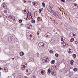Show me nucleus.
<instances>
[{
	"mask_svg": "<svg viewBox=\"0 0 78 78\" xmlns=\"http://www.w3.org/2000/svg\"><path fill=\"white\" fill-rule=\"evenodd\" d=\"M54 22H55V20H54Z\"/></svg>",
	"mask_w": 78,
	"mask_h": 78,
	"instance_id": "55",
	"label": "nucleus"
},
{
	"mask_svg": "<svg viewBox=\"0 0 78 78\" xmlns=\"http://www.w3.org/2000/svg\"><path fill=\"white\" fill-rule=\"evenodd\" d=\"M72 6L74 9H77V8H78V6H74L73 5H72Z\"/></svg>",
	"mask_w": 78,
	"mask_h": 78,
	"instance_id": "19",
	"label": "nucleus"
},
{
	"mask_svg": "<svg viewBox=\"0 0 78 78\" xmlns=\"http://www.w3.org/2000/svg\"><path fill=\"white\" fill-rule=\"evenodd\" d=\"M29 16H31V17H32V16H31V14H30Z\"/></svg>",
	"mask_w": 78,
	"mask_h": 78,
	"instance_id": "42",
	"label": "nucleus"
},
{
	"mask_svg": "<svg viewBox=\"0 0 78 78\" xmlns=\"http://www.w3.org/2000/svg\"><path fill=\"white\" fill-rule=\"evenodd\" d=\"M53 15L58 19H61V16L56 11H54L53 12Z\"/></svg>",
	"mask_w": 78,
	"mask_h": 78,
	"instance_id": "1",
	"label": "nucleus"
},
{
	"mask_svg": "<svg viewBox=\"0 0 78 78\" xmlns=\"http://www.w3.org/2000/svg\"><path fill=\"white\" fill-rule=\"evenodd\" d=\"M41 73L42 74V75H44L45 74V71L42 69L40 70Z\"/></svg>",
	"mask_w": 78,
	"mask_h": 78,
	"instance_id": "8",
	"label": "nucleus"
},
{
	"mask_svg": "<svg viewBox=\"0 0 78 78\" xmlns=\"http://www.w3.org/2000/svg\"><path fill=\"white\" fill-rule=\"evenodd\" d=\"M2 61H0V62H1Z\"/></svg>",
	"mask_w": 78,
	"mask_h": 78,
	"instance_id": "57",
	"label": "nucleus"
},
{
	"mask_svg": "<svg viewBox=\"0 0 78 78\" xmlns=\"http://www.w3.org/2000/svg\"><path fill=\"white\" fill-rule=\"evenodd\" d=\"M70 69H73V67H70Z\"/></svg>",
	"mask_w": 78,
	"mask_h": 78,
	"instance_id": "44",
	"label": "nucleus"
},
{
	"mask_svg": "<svg viewBox=\"0 0 78 78\" xmlns=\"http://www.w3.org/2000/svg\"><path fill=\"white\" fill-rule=\"evenodd\" d=\"M4 70H5V72H8V68H7V67L4 68Z\"/></svg>",
	"mask_w": 78,
	"mask_h": 78,
	"instance_id": "20",
	"label": "nucleus"
},
{
	"mask_svg": "<svg viewBox=\"0 0 78 78\" xmlns=\"http://www.w3.org/2000/svg\"><path fill=\"white\" fill-rule=\"evenodd\" d=\"M51 73V70H50V69H48V74L49 75H50V74Z\"/></svg>",
	"mask_w": 78,
	"mask_h": 78,
	"instance_id": "11",
	"label": "nucleus"
},
{
	"mask_svg": "<svg viewBox=\"0 0 78 78\" xmlns=\"http://www.w3.org/2000/svg\"><path fill=\"white\" fill-rule=\"evenodd\" d=\"M30 37H32V36H33V35L30 34Z\"/></svg>",
	"mask_w": 78,
	"mask_h": 78,
	"instance_id": "39",
	"label": "nucleus"
},
{
	"mask_svg": "<svg viewBox=\"0 0 78 78\" xmlns=\"http://www.w3.org/2000/svg\"><path fill=\"white\" fill-rule=\"evenodd\" d=\"M61 1L62 2H63V3H65L66 2L65 0H61Z\"/></svg>",
	"mask_w": 78,
	"mask_h": 78,
	"instance_id": "33",
	"label": "nucleus"
},
{
	"mask_svg": "<svg viewBox=\"0 0 78 78\" xmlns=\"http://www.w3.org/2000/svg\"><path fill=\"white\" fill-rule=\"evenodd\" d=\"M75 78H78V77H76Z\"/></svg>",
	"mask_w": 78,
	"mask_h": 78,
	"instance_id": "53",
	"label": "nucleus"
},
{
	"mask_svg": "<svg viewBox=\"0 0 78 78\" xmlns=\"http://www.w3.org/2000/svg\"><path fill=\"white\" fill-rule=\"evenodd\" d=\"M55 56L56 57H58V56H59V54H58L56 53L55 54Z\"/></svg>",
	"mask_w": 78,
	"mask_h": 78,
	"instance_id": "28",
	"label": "nucleus"
},
{
	"mask_svg": "<svg viewBox=\"0 0 78 78\" xmlns=\"http://www.w3.org/2000/svg\"><path fill=\"white\" fill-rule=\"evenodd\" d=\"M72 6H77V4H76V3H74V4H73L72 5Z\"/></svg>",
	"mask_w": 78,
	"mask_h": 78,
	"instance_id": "29",
	"label": "nucleus"
},
{
	"mask_svg": "<svg viewBox=\"0 0 78 78\" xmlns=\"http://www.w3.org/2000/svg\"><path fill=\"white\" fill-rule=\"evenodd\" d=\"M12 59H14V58H12Z\"/></svg>",
	"mask_w": 78,
	"mask_h": 78,
	"instance_id": "50",
	"label": "nucleus"
},
{
	"mask_svg": "<svg viewBox=\"0 0 78 78\" xmlns=\"http://www.w3.org/2000/svg\"><path fill=\"white\" fill-rule=\"evenodd\" d=\"M37 33V35H39V33H40V32H39V31H38Z\"/></svg>",
	"mask_w": 78,
	"mask_h": 78,
	"instance_id": "34",
	"label": "nucleus"
},
{
	"mask_svg": "<svg viewBox=\"0 0 78 78\" xmlns=\"http://www.w3.org/2000/svg\"><path fill=\"white\" fill-rule=\"evenodd\" d=\"M32 4L34 5V6H37V5H38V3H37V2H32Z\"/></svg>",
	"mask_w": 78,
	"mask_h": 78,
	"instance_id": "9",
	"label": "nucleus"
},
{
	"mask_svg": "<svg viewBox=\"0 0 78 78\" xmlns=\"http://www.w3.org/2000/svg\"><path fill=\"white\" fill-rule=\"evenodd\" d=\"M49 52L50 53H53V51L51 50H50L49 51Z\"/></svg>",
	"mask_w": 78,
	"mask_h": 78,
	"instance_id": "32",
	"label": "nucleus"
},
{
	"mask_svg": "<svg viewBox=\"0 0 78 78\" xmlns=\"http://www.w3.org/2000/svg\"><path fill=\"white\" fill-rule=\"evenodd\" d=\"M11 1H12V3H16L17 0H11Z\"/></svg>",
	"mask_w": 78,
	"mask_h": 78,
	"instance_id": "18",
	"label": "nucleus"
},
{
	"mask_svg": "<svg viewBox=\"0 0 78 78\" xmlns=\"http://www.w3.org/2000/svg\"><path fill=\"white\" fill-rule=\"evenodd\" d=\"M39 13H41L42 11H41V10H40L39 9Z\"/></svg>",
	"mask_w": 78,
	"mask_h": 78,
	"instance_id": "36",
	"label": "nucleus"
},
{
	"mask_svg": "<svg viewBox=\"0 0 78 78\" xmlns=\"http://www.w3.org/2000/svg\"><path fill=\"white\" fill-rule=\"evenodd\" d=\"M22 12L23 14H27V11L26 10H23L22 11Z\"/></svg>",
	"mask_w": 78,
	"mask_h": 78,
	"instance_id": "13",
	"label": "nucleus"
},
{
	"mask_svg": "<svg viewBox=\"0 0 78 78\" xmlns=\"http://www.w3.org/2000/svg\"><path fill=\"white\" fill-rule=\"evenodd\" d=\"M29 74H27L28 75H30V74H31V73H32V72L31 71V69H29Z\"/></svg>",
	"mask_w": 78,
	"mask_h": 78,
	"instance_id": "16",
	"label": "nucleus"
},
{
	"mask_svg": "<svg viewBox=\"0 0 78 78\" xmlns=\"http://www.w3.org/2000/svg\"><path fill=\"white\" fill-rule=\"evenodd\" d=\"M26 72H29V70H27V69L26 70Z\"/></svg>",
	"mask_w": 78,
	"mask_h": 78,
	"instance_id": "41",
	"label": "nucleus"
},
{
	"mask_svg": "<svg viewBox=\"0 0 78 78\" xmlns=\"http://www.w3.org/2000/svg\"><path fill=\"white\" fill-rule=\"evenodd\" d=\"M26 27L28 29H30V28H32V27H33V26L31 24H29L26 25Z\"/></svg>",
	"mask_w": 78,
	"mask_h": 78,
	"instance_id": "5",
	"label": "nucleus"
},
{
	"mask_svg": "<svg viewBox=\"0 0 78 78\" xmlns=\"http://www.w3.org/2000/svg\"><path fill=\"white\" fill-rule=\"evenodd\" d=\"M73 36H76V34H73Z\"/></svg>",
	"mask_w": 78,
	"mask_h": 78,
	"instance_id": "45",
	"label": "nucleus"
},
{
	"mask_svg": "<svg viewBox=\"0 0 78 78\" xmlns=\"http://www.w3.org/2000/svg\"><path fill=\"white\" fill-rule=\"evenodd\" d=\"M27 63L25 62H23V64L21 66V68L22 70H23L25 69V67H27Z\"/></svg>",
	"mask_w": 78,
	"mask_h": 78,
	"instance_id": "2",
	"label": "nucleus"
},
{
	"mask_svg": "<svg viewBox=\"0 0 78 78\" xmlns=\"http://www.w3.org/2000/svg\"><path fill=\"white\" fill-rule=\"evenodd\" d=\"M54 44H57V43H58V41H57V40H55L54 41Z\"/></svg>",
	"mask_w": 78,
	"mask_h": 78,
	"instance_id": "26",
	"label": "nucleus"
},
{
	"mask_svg": "<svg viewBox=\"0 0 78 78\" xmlns=\"http://www.w3.org/2000/svg\"><path fill=\"white\" fill-rule=\"evenodd\" d=\"M22 20H19V23H22Z\"/></svg>",
	"mask_w": 78,
	"mask_h": 78,
	"instance_id": "31",
	"label": "nucleus"
},
{
	"mask_svg": "<svg viewBox=\"0 0 78 78\" xmlns=\"http://www.w3.org/2000/svg\"><path fill=\"white\" fill-rule=\"evenodd\" d=\"M37 55H38L37 56H38L39 55V53H37Z\"/></svg>",
	"mask_w": 78,
	"mask_h": 78,
	"instance_id": "47",
	"label": "nucleus"
},
{
	"mask_svg": "<svg viewBox=\"0 0 78 78\" xmlns=\"http://www.w3.org/2000/svg\"><path fill=\"white\" fill-rule=\"evenodd\" d=\"M63 40H64V39H63V38H61V41H63Z\"/></svg>",
	"mask_w": 78,
	"mask_h": 78,
	"instance_id": "40",
	"label": "nucleus"
},
{
	"mask_svg": "<svg viewBox=\"0 0 78 78\" xmlns=\"http://www.w3.org/2000/svg\"><path fill=\"white\" fill-rule=\"evenodd\" d=\"M42 5H43V7H44L45 6V3L43 2L42 3Z\"/></svg>",
	"mask_w": 78,
	"mask_h": 78,
	"instance_id": "24",
	"label": "nucleus"
},
{
	"mask_svg": "<svg viewBox=\"0 0 78 78\" xmlns=\"http://www.w3.org/2000/svg\"><path fill=\"white\" fill-rule=\"evenodd\" d=\"M2 68H1V67H0V70H2Z\"/></svg>",
	"mask_w": 78,
	"mask_h": 78,
	"instance_id": "48",
	"label": "nucleus"
},
{
	"mask_svg": "<svg viewBox=\"0 0 78 78\" xmlns=\"http://www.w3.org/2000/svg\"><path fill=\"white\" fill-rule=\"evenodd\" d=\"M9 18L10 19H12V20H15V17L13 16H9Z\"/></svg>",
	"mask_w": 78,
	"mask_h": 78,
	"instance_id": "10",
	"label": "nucleus"
},
{
	"mask_svg": "<svg viewBox=\"0 0 78 78\" xmlns=\"http://www.w3.org/2000/svg\"><path fill=\"white\" fill-rule=\"evenodd\" d=\"M73 70L74 72H77V71H78V69L76 68H74L73 69Z\"/></svg>",
	"mask_w": 78,
	"mask_h": 78,
	"instance_id": "17",
	"label": "nucleus"
},
{
	"mask_svg": "<svg viewBox=\"0 0 78 78\" xmlns=\"http://www.w3.org/2000/svg\"><path fill=\"white\" fill-rule=\"evenodd\" d=\"M20 56H23V55H24V53H23V52H21L20 53Z\"/></svg>",
	"mask_w": 78,
	"mask_h": 78,
	"instance_id": "14",
	"label": "nucleus"
},
{
	"mask_svg": "<svg viewBox=\"0 0 78 78\" xmlns=\"http://www.w3.org/2000/svg\"><path fill=\"white\" fill-rule=\"evenodd\" d=\"M30 61H34V59L32 58H30Z\"/></svg>",
	"mask_w": 78,
	"mask_h": 78,
	"instance_id": "21",
	"label": "nucleus"
},
{
	"mask_svg": "<svg viewBox=\"0 0 78 78\" xmlns=\"http://www.w3.org/2000/svg\"><path fill=\"white\" fill-rule=\"evenodd\" d=\"M77 43H78V42H77V41H75V44H76V45H77Z\"/></svg>",
	"mask_w": 78,
	"mask_h": 78,
	"instance_id": "37",
	"label": "nucleus"
},
{
	"mask_svg": "<svg viewBox=\"0 0 78 78\" xmlns=\"http://www.w3.org/2000/svg\"><path fill=\"white\" fill-rule=\"evenodd\" d=\"M73 57L74 58H75L76 57V54H75L73 55Z\"/></svg>",
	"mask_w": 78,
	"mask_h": 78,
	"instance_id": "30",
	"label": "nucleus"
},
{
	"mask_svg": "<svg viewBox=\"0 0 78 78\" xmlns=\"http://www.w3.org/2000/svg\"><path fill=\"white\" fill-rule=\"evenodd\" d=\"M2 5H3V8H5V9H7V6L6 5V4L5 3H3Z\"/></svg>",
	"mask_w": 78,
	"mask_h": 78,
	"instance_id": "12",
	"label": "nucleus"
},
{
	"mask_svg": "<svg viewBox=\"0 0 78 78\" xmlns=\"http://www.w3.org/2000/svg\"><path fill=\"white\" fill-rule=\"evenodd\" d=\"M69 51H70V50H71V49L69 48Z\"/></svg>",
	"mask_w": 78,
	"mask_h": 78,
	"instance_id": "49",
	"label": "nucleus"
},
{
	"mask_svg": "<svg viewBox=\"0 0 78 78\" xmlns=\"http://www.w3.org/2000/svg\"><path fill=\"white\" fill-rule=\"evenodd\" d=\"M42 51H44V50H42Z\"/></svg>",
	"mask_w": 78,
	"mask_h": 78,
	"instance_id": "56",
	"label": "nucleus"
},
{
	"mask_svg": "<svg viewBox=\"0 0 78 78\" xmlns=\"http://www.w3.org/2000/svg\"><path fill=\"white\" fill-rule=\"evenodd\" d=\"M52 75H53V76H56V73L55 72L53 73Z\"/></svg>",
	"mask_w": 78,
	"mask_h": 78,
	"instance_id": "23",
	"label": "nucleus"
},
{
	"mask_svg": "<svg viewBox=\"0 0 78 78\" xmlns=\"http://www.w3.org/2000/svg\"><path fill=\"white\" fill-rule=\"evenodd\" d=\"M55 34H58V33L57 32H56V33H55Z\"/></svg>",
	"mask_w": 78,
	"mask_h": 78,
	"instance_id": "51",
	"label": "nucleus"
},
{
	"mask_svg": "<svg viewBox=\"0 0 78 78\" xmlns=\"http://www.w3.org/2000/svg\"><path fill=\"white\" fill-rule=\"evenodd\" d=\"M53 31H54V32H55L56 31V30H55V29H54L53 30Z\"/></svg>",
	"mask_w": 78,
	"mask_h": 78,
	"instance_id": "43",
	"label": "nucleus"
},
{
	"mask_svg": "<svg viewBox=\"0 0 78 78\" xmlns=\"http://www.w3.org/2000/svg\"><path fill=\"white\" fill-rule=\"evenodd\" d=\"M38 45L39 47H41V46L44 47L45 44L42 42H40L38 43Z\"/></svg>",
	"mask_w": 78,
	"mask_h": 78,
	"instance_id": "7",
	"label": "nucleus"
},
{
	"mask_svg": "<svg viewBox=\"0 0 78 78\" xmlns=\"http://www.w3.org/2000/svg\"><path fill=\"white\" fill-rule=\"evenodd\" d=\"M31 23H35V20H33L31 21Z\"/></svg>",
	"mask_w": 78,
	"mask_h": 78,
	"instance_id": "25",
	"label": "nucleus"
},
{
	"mask_svg": "<svg viewBox=\"0 0 78 78\" xmlns=\"http://www.w3.org/2000/svg\"><path fill=\"white\" fill-rule=\"evenodd\" d=\"M74 62V61L73 60H71L70 61V64L71 66H73V63Z\"/></svg>",
	"mask_w": 78,
	"mask_h": 78,
	"instance_id": "15",
	"label": "nucleus"
},
{
	"mask_svg": "<svg viewBox=\"0 0 78 78\" xmlns=\"http://www.w3.org/2000/svg\"><path fill=\"white\" fill-rule=\"evenodd\" d=\"M45 36L47 37H48V38H51L52 37V35L49 32L45 34Z\"/></svg>",
	"mask_w": 78,
	"mask_h": 78,
	"instance_id": "3",
	"label": "nucleus"
},
{
	"mask_svg": "<svg viewBox=\"0 0 78 78\" xmlns=\"http://www.w3.org/2000/svg\"><path fill=\"white\" fill-rule=\"evenodd\" d=\"M24 25H23V24L21 23L20 26L21 27V26H24Z\"/></svg>",
	"mask_w": 78,
	"mask_h": 78,
	"instance_id": "35",
	"label": "nucleus"
},
{
	"mask_svg": "<svg viewBox=\"0 0 78 78\" xmlns=\"http://www.w3.org/2000/svg\"><path fill=\"white\" fill-rule=\"evenodd\" d=\"M47 9L49 12H51V13L52 12V11H53L52 10V8L51 7L49 6Z\"/></svg>",
	"mask_w": 78,
	"mask_h": 78,
	"instance_id": "6",
	"label": "nucleus"
},
{
	"mask_svg": "<svg viewBox=\"0 0 78 78\" xmlns=\"http://www.w3.org/2000/svg\"><path fill=\"white\" fill-rule=\"evenodd\" d=\"M69 53H71V51H69Z\"/></svg>",
	"mask_w": 78,
	"mask_h": 78,
	"instance_id": "46",
	"label": "nucleus"
},
{
	"mask_svg": "<svg viewBox=\"0 0 78 78\" xmlns=\"http://www.w3.org/2000/svg\"><path fill=\"white\" fill-rule=\"evenodd\" d=\"M74 41V38H72L70 40L71 42H73Z\"/></svg>",
	"mask_w": 78,
	"mask_h": 78,
	"instance_id": "27",
	"label": "nucleus"
},
{
	"mask_svg": "<svg viewBox=\"0 0 78 78\" xmlns=\"http://www.w3.org/2000/svg\"><path fill=\"white\" fill-rule=\"evenodd\" d=\"M39 10L42 11V10H43V8H41V9H40Z\"/></svg>",
	"mask_w": 78,
	"mask_h": 78,
	"instance_id": "38",
	"label": "nucleus"
},
{
	"mask_svg": "<svg viewBox=\"0 0 78 78\" xmlns=\"http://www.w3.org/2000/svg\"><path fill=\"white\" fill-rule=\"evenodd\" d=\"M1 17H2V16H1V15L0 16V18Z\"/></svg>",
	"mask_w": 78,
	"mask_h": 78,
	"instance_id": "52",
	"label": "nucleus"
},
{
	"mask_svg": "<svg viewBox=\"0 0 78 78\" xmlns=\"http://www.w3.org/2000/svg\"><path fill=\"white\" fill-rule=\"evenodd\" d=\"M51 64H53L55 62V61L54 60H52L51 61Z\"/></svg>",
	"mask_w": 78,
	"mask_h": 78,
	"instance_id": "22",
	"label": "nucleus"
},
{
	"mask_svg": "<svg viewBox=\"0 0 78 78\" xmlns=\"http://www.w3.org/2000/svg\"><path fill=\"white\" fill-rule=\"evenodd\" d=\"M1 73V72H0V76L1 75L0 74Z\"/></svg>",
	"mask_w": 78,
	"mask_h": 78,
	"instance_id": "54",
	"label": "nucleus"
},
{
	"mask_svg": "<svg viewBox=\"0 0 78 78\" xmlns=\"http://www.w3.org/2000/svg\"><path fill=\"white\" fill-rule=\"evenodd\" d=\"M49 59V58H48L47 57H44V59L42 60V62L44 63H45L46 62H47V61H48Z\"/></svg>",
	"mask_w": 78,
	"mask_h": 78,
	"instance_id": "4",
	"label": "nucleus"
}]
</instances>
